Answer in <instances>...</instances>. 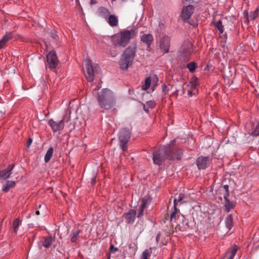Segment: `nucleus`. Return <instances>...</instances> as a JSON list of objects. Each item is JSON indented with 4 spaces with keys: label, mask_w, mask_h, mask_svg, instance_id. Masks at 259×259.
I'll list each match as a JSON object with an SVG mask.
<instances>
[{
    "label": "nucleus",
    "mask_w": 259,
    "mask_h": 259,
    "mask_svg": "<svg viewBox=\"0 0 259 259\" xmlns=\"http://www.w3.org/2000/svg\"><path fill=\"white\" fill-rule=\"evenodd\" d=\"M151 252V248L146 249L143 252L141 259H148V257L150 256Z\"/></svg>",
    "instance_id": "32"
},
{
    "label": "nucleus",
    "mask_w": 259,
    "mask_h": 259,
    "mask_svg": "<svg viewBox=\"0 0 259 259\" xmlns=\"http://www.w3.org/2000/svg\"><path fill=\"white\" fill-rule=\"evenodd\" d=\"M136 34L135 29L123 30L110 37L111 40L115 47L124 48L129 42L131 39L134 38Z\"/></svg>",
    "instance_id": "4"
},
{
    "label": "nucleus",
    "mask_w": 259,
    "mask_h": 259,
    "mask_svg": "<svg viewBox=\"0 0 259 259\" xmlns=\"http://www.w3.org/2000/svg\"><path fill=\"white\" fill-rule=\"evenodd\" d=\"M97 100L103 112L104 110L112 109L116 105V98L115 94L107 88L103 89L98 93Z\"/></svg>",
    "instance_id": "2"
},
{
    "label": "nucleus",
    "mask_w": 259,
    "mask_h": 259,
    "mask_svg": "<svg viewBox=\"0 0 259 259\" xmlns=\"http://www.w3.org/2000/svg\"><path fill=\"white\" fill-rule=\"evenodd\" d=\"M251 135L253 136H259V122L257 124L255 130L252 132Z\"/></svg>",
    "instance_id": "35"
},
{
    "label": "nucleus",
    "mask_w": 259,
    "mask_h": 259,
    "mask_svg": "<svg viewBox=\"0 0 259 259\" xmlns=\"http://www.w3.org/2000/svg\"><path fill=\"white\" fill-rule=\"evenodd\" d=\"M244 14L246 15V16H245V20L244 21V23H246L248 24L249 23V19L250 18L248 17V14L247 12H246V13L244 12Z\"/></svg>",
    "instance_id": "40"
},
{
    "label": "nucleus",
    "mask_w": 259,
    "mask_h": 259,
    "mask_svg": "<svg viewBox=\"0 0 259 259\" xmlns=\"http://www.w3.org/2000/svg\"><path fill=\"white\" fill-rule=\"evenodd\" d=\"M169 38L167 36H164L160 41V48L164 53L168 51L169 47Z\"/></svg>",
    "instance_id": "15"
},
{
    "label": "nucleus",
    "mask_w": 259,
    "mask_h": 259,
    "mask_svg": "<svg viewBox=\"0 0 259 259\" xmlns=\"http://www.w3.org/2000/svg\"><path fill=\"white\" fill-rule=\"evenodd\" d=\"M53 241V238L51 236H48L45 238L42 245L45 247L48 248L52 245Z\"/></svg>",
    "instance_id": "24"
},
{
    "label": "nucleus",
    "mask_w": 259,
    "mask_h": 259,
    "mask_svg": "<svg viewBox=\"0 0 259 259\" xmlns=\"http://www.w3.org/2000/svg\"><path fill=\"white\" fill-rule=\"evenodd\" d=\"M97 13L99 16L106 19L110 16V14L109 10L103 7H99L97 10Z\"/></svg>",
    "instance_id": "18"
},
{
    "label": "nucleus",
    "mask_w": 259,
    "mask_h": 259,
    "mask_svg": "<svg viewBox=\"0 0 259 259\" xmlns=\"http://www.w3.org/2000/svg\"><path fill=\"white\" fill-rule=\"evenodd\" d=\"M147 105L148 107L152 108H153L155 106V104H154V103H153L152 101H149V102H147Z\"/></svg>",
    "instance_id": "39"
},
{
    "label": "nucleus",
    "mask_w": 259,
    "mask_h": 259,
    "mask_svg": "<svg viewBox=\"0 0 259 259\" xmlns=\"http://www.w3.org/2000/svg\"><path fill=\"white\" fill-rule=\"evenodd\" d=\"M47 65L50 68H55L58 65V58L54 51L50 52L47 57Z\"/></svg>",
    "instance_id": "10"
},
{
    "label": "nucleus",
    "mask_w": 259,
    "mask_h": 259,
    "mask_svg": "<svg viewBox=\"0 0 259 259\" xmlns=\"http://www.w3.org/2000/svg\"><path fill=\"white\" fill-rule=\"evenodd\" d=\"M186 22H188L189 24L193 26H195L196 25V23L194 22V21L192 20H190V18L188 19V20H186Z\"/></svg>",
    "instance_id": "41"
},
{
    "label": "nucleus",
    "mask_w": 259,
    "mask_h": 259,
    "mask_svg": "<svg viewBox=\"0 0 259 259\" xmlns=\"http://www.w3.org/2000/svg\"><path fill=\"white\" fill-rule=\"evenodd\" d=\"M179 154L180 155V151H179Z\"/></svg>",
    "instance_id": "52"
},
{
    "label": "nucleus",
    "mask_w": 259,
    "mask_h": 259,
    "mask_svg": "<svg viewBox=\"0 0 259 259\" xmlns=\"http://www.w3.org/2000/svg\"><path fill=\"white\" fill-rule=\"evenodd\" d=\"M224 199H225V206L228 211H229L231 209H233L235 206V203L231 202L227 197L226 195H224Z\"/></svg>",
    "instance_id": "21"
},
{
    "label": "nucleus",
    "mask_w": 259,
    "mask_h": 259,
    "mask_svg": "<svg viewBox=\"0 0 259 259\" xmlns=\"http://www.w3.org/2000/svg\"><path fill=\"white\" fill-rule=\"evenodd\" d=\"M223 188L225 189L226 193L224 195H226L227 197H228L229 195V186L227 185H225L223 186Z\"/></svg>",
    "instance_id": "38"
},
{
    "label": "nucleus",
    "mask_w": 259,
    "mask_h": 259,
    "mask_svg": "<svg viewBox=\"0 0 259 259\" xmlns=\"http://www.w3.org/2000/svg\"><path fill=\"white\" fill-rule=\"evenodd\" d=\"M183 51L181 53L179 60L182 62V64L180 66L181 68L187 67L190 72H193L197 67L196 63L194 62H191L187 63L190 59L191 55V44L187 41L182 45Z\"/></svg>",
    "instance_id": "3"
},
{
    "label": "nucleus",
    "mask_w": 259,
    "mask_h": 259,
    "mask_svg": "<svg viewBox=\"0 0 259 259\" xmlns=\"http://www.w3.org/2000/svg\"><path fill=\"white\" fill-rule=\"evenodd\" d=\"M153 40V37L151 34H145L141 36V41L146 44L148 48L150 47Z\"/></svg>",
    "instance_id": "16"
},
{
    "label": "nucleus",
    "mask_w": 259,
    "mask_h": 259,
    "mask_svg": "<svg viewBox=\"0 0 259 259\" xmlns=\"http://www.w3.org/2000/svg\"><path fill=\"white\" fill-rule=\"evenodd\" d=\"M13 37L12 32H8L0 40V49H2L6 44V43L11 39Z\"/></svg>",
    "instance_id": "17"
},
{
    "label": "nucleus",
    "mask_w": 259,
    "mask_h": 259,
    "mask_svg": "<svg viewBox=\"0 0 259 259\" xmlns=\"http://www.w3.org/2000/svg\"><path fill=\"white\" fill-rule=\"evenodd\" d=\"M70 114L71 111L69 109H67L66 111L65 114H64L63 118L60 120L63 124H64V122H68L70 119Z\"/></svg>",
    "instance_id": "27"
},
{
    "label": "nucleus",
    "mask_w": 259,
    "mask_h": 259,
    "mask_svg": "<svg viewBox=\"0 0 259 259\" xmlns=\"http://www.w3.org/2000/svg\"><path fill=\"white\" fill-rule=\"evenodd\" d=\"M52 36L54 39H56L58 38V35L56 34L55 31L52 33Z\"/></svg>",
    "instance_id": "43"
},
{
    "label": "nucleus",
    "mask_w": 259,
    "mask_h": 259,
    "mask_svg": "<svg viewBox=\"0 0 259 259\" xmlns=\"http://www.w3.org/2000/svg\"><path fill=\"white\" fill-rule=\"evenodd\" d=\"M194 11V7L192 4L184 6L181 12V17L184 21L188 20Z\"/></svg>",
    "instance_id": "9"
},
{
    "label": "nucleus",
    "mask_w": 259,
    "mask_h": 259,
    "mask_svg": "<svg viewBox=\"0 0 259 259\" xmlns=\"http://www.w3.org/2000/svg\"><path fill=\"white\" fill-rule=\"evenodd\" d=\"M160 237V233H158L157 234V236H156V241L157 242H158Z\"/></svg>",
    "instance_id": "45"
},
{
    "label": "nucleus",
    "mask_w": 259,
    "mask_h": 259,
    "mask_svg": "<svg viewBox=\"0 0 259 259\" xmlns=\"http://www.w3.org/2000/svg\"><path fill=\"white\" fill-rule=\"evenodd\" d=\"M136 211L133 209H131L129 212L125 214V218L127 223L133 222L135 218Z\"/></svg>",
    "instance_id": "19"
},
{
    "label": "nucleus",
    "mask_w": 259,
    "mask_h": 259,
    "mask_svg": "<svg viewBox=\"0 0 259 259\" xmlns=\"http://www.w3.org/2000/svg\"><path fill=\"white\" fill-rule=\"evenodd\" d=\"M215 27L219 31L220 33H222L224 31V27L222 25V23L221 20L214 23Z\"/></svg>",
    "instance_id": "31"
},
{
    "label": "nucleus",
    "mask_w": 259,
    "mask_h": 259,
    "mask_svg": "<svg viewBox=\"0 0 259 259\" xmlns=\"http://www.w3.org/2000/svg\"><path fill=\"white\" fill-rule=\"evenodd\" d=\"M237 250V248L235 246L231 248L226 254V259H233L236 253Z\"/></svg>",
    "instance_id": "25"
},
{
    "label": "nucleus",
    "mask_w": 259,
    "mask_h": 259,
    "mask_svg": "<svg viewBox=\"0 0 259 259\" xmlns=\"http://www.w3.org/2000/svg\"><path fill=\"white\" fill-rule=\"evenodd\" d=\"M191 87L187 83H184L182 87V94H185V92L187 91V95L188 96H192V89H195L197 85V81L196 79H194V80L190 81Z\"/></svg>",
    "instance_id": "12"
},
{
    "label": "nucleus",
    "mask_w": 259,
    "mask_h": 259,
    "mask_svg": "<svg viewBox=\"0 0 259 259\" xmlns=\"http://www.w3.org/2000/svg\"><path fill=\"white\" fill-rule=\"evenodd\" d=\"M176 140H172L167 146L160 147L158 149L153 152L152 159L154 163L160 165L164 162L166 158L169 159H178L177 152L178 146L176 144Z\"/></svg>",
    "instance_id": "1"
},
{
    "label": "nucleus",
    "mask_w": 259,
    "mask_h": 259,
    "mask_svg": "<svg viewBox=\"0 0 259 259\" xmlns=\"http://www.w3.org/2000/svg\"><path fill=\"white\" fill-rule=\"evenodd\" d=\"M151 82V78L150 77H148L146 78V79H145V83L142 86L143 90H147L150 87Z\"/></svg>",
    "instance_id": "30"
},
{
    "label": "nucleus",
    "mask_w": 259,
    "mask_h": 259,
    "mask_svg": "<svg viewBox=\"0 0 259 259\" xmlns=\"http://www.w3.org/2000/svg\"><path fill=\"white\" fill-rule=\"evenodd\" d=\"M183 198H184V195H182V194H180L179 195V202L182 201L183 199Z\"/></svg>",
    "instance_id": "46"
},
{
    "label": "nucleus",
    "mask_w": 259,
    "mask_h": 259,
    "mask_svg": "<svg viewBox=\"0 0 259 259\" xmlns=\"http://www.w3.org/2000/svg\"><path fill=\"white\" fill-rule=\"evenodd\" d=\"M150 201L149 197L148 196H145L142 200L141 205L146 208Z\"/></svg>",
    "instance_id": "33"
},
{
    "label": "nucleus",
    "mask_w": 259,
    "mask_h": 259,
    "mask_svg": "<svg viewBox=\"0 0 259 259\" xmlns=\"http://www.w3.org/2000/svg\"><path fill=\"white\" fill-rule=\"evenodd\" d=\"M110 250H111V251L115 252V251H116L117 250V248L114 247L113 245H111L110 246Z\"/></svg>",
    "instance_id": "44"
},
{
    "label": "nucleus",
    "mask_w": 259,
    "mask_h": 259,
    "mask_svg": "<svg viewBox=\"0 0 259 259\" xmlns=\"http://www.w3.org/2000/svg\"><path fill=\"white\" fill-rule=\"evenodd\" d=\"M136 47L130 46L123 52L119 62L120 68L122 70H126L132 64L134 59Z\"/></svg>",
    "instance_id": "5"
},
{
    "label": "nucleus",
    "mask_w": 259,
    "mask_h": 259,
    "mask_svg": "<svg viewBox=\"0 0 259 259\" xmlns=\"http://www.w3.org/2000/svg\"><path fill=\"white\" fill-rule=\"evenodd\" d=\"M48 123L54 132H57L62 130L64 126V124H63L61 121L56 122L53 119H50Z\"/></svg>",
    "instance_id": "13"
},
{
    "label": "nucleus",
    "mask_w": 259,
    "mask_h": 259,
    "mask_svg": "<svg viewBox=\"0 0 259 259\" xmlns=\"http://www.w3.org/2000/svg\"><path fill=\"white\" fill-rule=\"evenodd\" d=\"M32 139L31 138H29L28 142H27V148H29L30 147V146L31 145V144L32 143Z\"/></svg>",
    "instance_id": "42"
},
{
    "label": "nucleus",
    "mask_w": 259,
    "mask_h": 259,
    "mask_svg": "<svg viewBox=\"0 0 259 259\" xmlns=\"http://www.w3.org/2000/svg\"><path fill=\"white\" fill-rule=\"evenodd\" d=\"M194 0H182V3L183 4L191 5L193 4Z\"/></svg>",
    "instance_id": "37"
},
{
    "label": "nucleus",
    "mask_w": 259,
    "mask_h": 259,
    "mask_svg": "<svg viewBox=\"0 0 259 259\" xmlns=\"http://www.w3.org/2000/svg\"><path fill=\"white\" fill-rule=\"evenodd\" d=\"M87 72L85 73V76L89 81H93L94 80V72L93 68L91 61L89 59H87L84 61Z\"/></svg>",
    "instance_id": "7"
},
{
    "label": "nucleus",
    "mask_w": 259,
    "mask_h": 259,
    "mask_svg": "<svg viewBox=\"0 0 259 259\" xmlns=\"http://www.w3.org/2000/svg\"><path fill=\"white\" fill-rule=\"evenodd\" d=\"M108 23L112 27H116L118 24L117 17L114 15H110L108 17Z\"/></svg>",
    "instance_id": "20"
},
{
    "label": "nucleus",
    "mask_w": 259,
    "mask_h": 259,
    "mask_svg": "<svg viewBox=\"0 0 259 259\" xmlns=\"http://www.w3.org/2000/svg\"><path fill=\"white\" fill-rule=\"evenodd\" d=\"M210 159L208 156H200L196 160V164L199 169H205L210 164Z\"/></svg>",
    "instance_id": "11"
},
{
    "label": "nucleus",
    "mask_w": 259,
    "mask_h": 259,
    "mask_svg": "<svg viewBox=\"0 0 259 259\" xmlns=\"http://www.w3.org/2000/svg\"><path fill=\"white\" fill-rule=\"evenodd\" d=\"M90 3L91 5H94L97 4V2L96 0H91Z\"/></svg>",
    "instance_id": "47"
},
{
    "label": "nucleus",
    "mask_w": 259,
    "mask_h": 259,
    "mask_svg": "<svg viewBox=\"0 0 259 259\" xmlns=\"http://www.w3.org/2000/svg\"><path fill=\"white\" fill-rule=\"evenodd\" d=\"M131 134L129 129L123 128L121 130L119 133V139L120 142V145L123 151H126L127 149L126 145L131 138Z\"/></svg>",
    "instance_id": "6"
},
{
    "label": "nucleus",
    "mask_w": 259,
    "mask_h": 259,
    "mask_svg": "<svg viewBox=\"0 0 259 259\" xmlns=\"http://www.w3.org/2000/svg\"><path fill=\"white\" fill-rule=\"evenodd\" d=\"M95 178H93V179H92L93 182H95Z\"/></svg>",
    "instance_id": "50"
},
{
    "label": "nucleus",
    "mask_w": 259,
    "mask_h": 259,
    "mask_svg": "<svg viewBox=\"0 0 259 259\" xmlns=\"http://www.w3.org/2000/svg\"><path fill=\"white\" fill-rule=\"evenodd\" d=\"M81 231L78 229L74 230L70 234V239L72 242H75L77 240Z\"/></svg>",
    "instance_id": "22"
},
{
    "label": "nucleus",
    "mask_w": 259,
    "mask_h": 259,
    "mask_svg": "<svg viewBox=\"0 0 259 259\" xmlns=\"http://www.w3.org/2000/svg\"><path fill=\"white\" fill-rule=\"evenodd\" d=\"M53 153V148L52 147L50 148L47 152V153L45 156V161L48 162L51 158Z\"/></svg>",
    "instance_id": "28"
},
{
    "label": "nucleus",
    "mask_w": 259,
    "mask_h": 259,
    "mask_svg": "<svg viewBox=\"0 0 259 259\" xmlns=\"http://www.w3.org/2000/svg\"><path fill=\"white\" fill-rule=\"evenodd\" d=\"M15 186V182L12 181H8L6 185L3 188V191L5 192H8L11 188Z\"/></svg>",
    "instance_id": "23"
},
{
    "label": "nucleus",
    "mask_w": 259,
    "mask_h": 259,
    "mask_svg": "<svg viewBox=\"0 0 259 259\" xmlns=\"http://www.w3.org/2000/svg\"><path fill=\"white\" fill-rule=\"evenodd\" d=\"M144 110L146 112H148V109H147L145 108V106H144Z\"/></svg>",
    "instance_id": "48"
},
{
    "label": "nucleus",
    "mask_w": 259,
    "mask_h": 259,
    "mask_svg": "<svg viewBox=\"0 0 259 259\" xmlns=\"http://www.w3.org/2000/svg\"><path fill=\"white\" fill-rule=\"evenodd\" d=\"M39 213H40V212H39V211L38 210L36 211V212H35V214H36V215H39Z\"/></svg>",
    "instance_id": "49"
},
{
    "label": "nucleus",
    "mask_w": 259,
    "mask_h": 259,
    "mask_svg": "<svg viewBox=\"0 0 259 259\" xmlns=\"http://www.w3.org/2000/svg\"><path fill=\"white\" fill-rule=\"evenodd\" d=\"M146 207L140 206V208L138 210V217L140 218L143 215V211Z\"/></svg>",
    "instance_id": "36"
},
{
    "label": "nucleus",
    "mask_w": 259,
    "mask_h": 259,
    "mask_svg": "<svg viewBox=\"0 0 259 259\" xmlns=\"http://www.w3.org/2000/svg\"><path fill=\"white\" fill-rule=\"evenodd\" d=\"M259 13V9L256 8L254 11L251 12L248 15L249 18L251 20H255L258 16Z\"/></svg>",
    "instance_id": "29"
},
{
    "label": "nucleus",
    "mask_w": 259,
    "mask_h": 259,
    "mask_svg": "<svg viewBox=\"0 0 259 259\" xmlns=\"http://www.w3.org/2000/svg\"><path fill=\"white\" fill-rule=\"evenodd\" d=\"M20 224V221L19 219H16L13 222L14 231L17 232L18 227Z\"/></svg>",
    "instance_id": "34"
},
{
    "label": "nucleus",
    "mask_w": 259,
    "mask_h": 259,
    "mask_svg": "<svg viewBox=\"0 0 259 259\" xmlns=\"http://www.w3.org/2000/svg\"><path fill=\"white\" fill-rule=\"evenodd\" d=\"M14 166L15 165L14 164H11L7 168L0 171V180H5L9 178Z\"/></svg>",
    "instance_id": "14"
},
{
    "label": "nucleus",
    "mask_w": 259,
    "mask_h": 259,
    "mask_svg": "<svg viewBox=\"0 0 259 259\" xmlns=\"http://www.w3.org/2000/svg\"><path fill=\"white\" fill-rule=\"evenodd\" d=\"M170 207V204H168V206H167V208L169 209Z\"/></svg>",
    "instance_id": "51"
},
{
    "label": "nucleus",
    "mask_w": 259,
    "mask_h": 259,
    "mask_svg": "<svg viewBox=\"0 0 259 259\" xmlns=\"http://www.w3.org/2000/svg\"><path fill=\"white\" fill-rule=\"evenodd\" d=\"M177 198H175L174 200V205H173V208H174V210L170 214V224H171V227L172 229H174L175 228L176 230L175 232L174 230L172 231V233H171L172 234H175V233H177L176 229H177V227L178 226V224H177V223L176 222V221H177L176 214H177V212H178V209H177Z\"/></svg>",
    "instance_id": "8"
},
{
    "label": "nucleus",
    "mask_w": 259,
    "mask_h": 259,
    "mask_svg": "<svg viewBox=\"0 0 259 259\" xmlns=\"http://www.w3.org/2000/svg\"><path fill=\"white\" fill-rule=\"evenodd\" d=\"M226 226L230 230L233 226V217L231 214H229L226 218L225 220Z\"/></svg>",
    "instance_id": "26"
}]
</instances>
